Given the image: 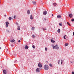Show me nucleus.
I'll use <instances>...</instances> for the list:
<instances>
[{"instance_id":"obj_9","label":"nucleus","mask_w":74,"mask_h":74,"mask_svg":"<svg viewBox=\"0 0 74 74\" xmlns=\"http://www.w3.org/2000/svg\"><path fill=\"white\" fill-rule=\"evenodd\" d=\"M38 66L39 67H42V65H41V64H38Z\"/></svg>"},{"instance_id":"obj_40","label":"nucleus","mask_w":74,"mask_h":74,"mask_svg":"<svg viewBox=\"0 0 74 74\" xmlns=\"http://www.w3.org/2000/svg\"><path fill=\"white\" fill-rule=\"evenodd\" d=\"M70 62L71 63H73V62H71V61Z\"/></svg>"},{"instance_id":"obj_35","label":"nucleus","mask_w":74,"mask_h":74,"mask_svg":"<svg viewBox=\"0 0 74 74\" xmlns=\"http://www.w3.org/2000/svg\"><path fill=\"white\" fill-rule=\"evenodd\" d=\"M72 74H74V72H72Z\"/></svg>"},{"instance_id":"obj_21","label":"nucleus","mask_w":74,"mask_h":74,"mask_svg":"<svg viewBox=\"0 0 74 74\" xmlns=\"http://www.w3.org/2000/svg\"><path fill=\"white\" fill-rule=\"evenodd\" d=\"M9 20H10L12 19V18L11 17H9L8 18Z\"/></svg>"},{"instance_id":"obj_38","label":"nucleus","mask_w":74,"mask_h":74,"mask_svg":"<svg viewBox=\"0 0 74 74\" xmlns=\"http://www.w3.org/2000/svg\"><path fill=\"white\" fill-rule=\"evenodd\" d=\"M4 16H5V17H6V15H4Z\"/></svg>"},{"instance_id":"obj_44","label":"nucleus","mask_w":74,"mask_h":74,"mask_svg":"<svg viewBox=\"0 0 74 74\" xmlns=\"http://www.w3.org/2000/svg\"><path fill=\"white\" fill-rule=\"evenodd\" d=\"M16 24H17V25H18V23H17Z\"/></svg>"},{"instance_id":"obj_31","label":"nucleus","mask_w":74,"mask_h":74,"mask_svg":"<svg viewBox=\"0 0 74 74\" xmlns=\"http://www.w3.org/2000/svg\"><path fill=\"white\" fill-rule=\"evenodd\" d=\"M32 47H33V48H34V49L35 48V46H34V45H33Z\"/></svg>"},{"instance_id":"obj_7","label":"nucleus","mask_w":74,"mask_h":74,"mask_svg":"<svg viewBox=\"0 0 74 74\" xmlns=\"http://www.w3.org/2000/svg\"><path fill=\"white\" fill-rule=\"evenodd\" d=\"M33 3L34 5H36V2L35 1H33Z\"/></svg>"},{"instance_id":"obj_3","label":"nucleus","mask_w":74,"mask_h":74,"mask_svg":"<svg viewBox=\"0 0 74 74\" xmlns=\"http://www.w3.org/2000/svg\"><path fill=\"white\" fill-rule=\"evenodd\" d=\"M3 73L4 74H7V71L6 70H3Z\"/></svg>"},{"instance_id":"obj_42","label":"nucleus","mask_w":74,"mask_h":74,"mask_svg":"<svg viewBox=\"0 0 74 74\" xmlns=\"http://www.w3.org/2000/svg\"><path fill=\"white\" fill-rule=\"evenodd\" d=\"M52 16H53V14H52Z\"/></svg>"},{"instance_id":"obj_24","label":"nucleus","mask_w":74,"mask_h":74,"mask_svg":"<svg viewBox=\"0 0 74 74\" xmlns=\"http://www.w3.org/2000/svg\"><path fill=\"white\" fill-rule=\"evenodd\" d=\"M32 37L33 38H35L36 37V36L34 35H32Z\"/></svg>"},{"instance_id":"obj_6","label":"nucleus","mask_w":74,"mask_h":74,"mask_svg":"<svg viewBox=\"0 0 74 74\" xmlns=\"http://www.w3.org/2000/svg\"><path fill=\"white\" fill-rule=\"evenodd\" d=\"M61 63V64H62V60H59V61L58 62V64H59L60 63Z\"/></svg>"},{"instance_id":"obj_33","label":"nucleus","mask_w":74,"mask_h":74,"mask_svg":"<svg viewBox=\"0 0 74 74\" xmlns=\"http://www.w3.org/2000/svg\"><path fill=\"white\" fill-rule=\"evenodd\" d=\"M8 49H6V52H8Z\"/></svg>"},{"instance_id":"obj_10","label":"nucleus","mask_w":74,"mask_h":74,"mask_svg":"<svg viewBox=\"0 0 74 74\" xmlns=\"http://www.w3.org/2000/svg\"><path fill=\"white\" fill-rule=\"evenodd\" d=\"M20 28L21 27H20V26L19 25L18 26L17 28V30H20Z\"/></svg>"},{"instance_id":"obj_20","label":"nucleus","mask_w":74,"mask_h":74,"mask_svg":"<svg viewBox=\"0 0 74 74\" xmlns=\"http://www.w3.org/2000/svg\"><path fill=\"white\" fill-rule=\"evenodd\" d=\"M67 23L68 25H69L70 26H71V24H70V23H69V22H68Z\"/></svg>"},{"instance_id":"obj_37","label":"nucleus","mask_w":74,"mask_h":74,"mask_svg":"<svg viewBox=\"0 0 74 74\" xmlns=\"http://www.w3.org/2000/svg\"><path fill=\"white\" fill-rule=\"evenodd\" d=\"M73 36H74V32H73Z\"/></svg>"},{"instance_id":"obj_22","label":"nucleus","mask_w":74,"mask_h":74,"mask_svg":"<svg viewBox=\"0 0 74 74\" xmlns=\"http://www.w3.org/2000/svg\"><path fill=\"white\" fill-rule=\"evenodd\" d=\"M34 29H35V28L34 27H32V28L31 29L32 30H34Z\"/></svg>"},{"instance_id":"obj_41","label":"nucleus","mask_w":74,"mask_h":74,"mask_svg":"<svg viewBox=\"0 0 74 74\" xmlns=\"http://www.w3.org/2000/svg\"><path fill=\"white\" fill-rule=\"evenodd\" d=\"M1 49V47H0V49Z\"/></svg>"},{"instance_id":"obj_5","label":"nucleus","mask_w":74,"mask_h":74,"mask_svg":"<svg viewBox=\"0 0 74 74\" xmlns=\"http://www.w3.org/2000/svg\"><path fill=\"white\" fill-rule=\"evenodd\" d=\"M69 18H72L73 17V14H69Z\"/></svg>"},{"instance_id":"obj_45","label":"nucleus","mask_w":74,"mask_h":74,"mask_svg":"<svg viewBox=\"0 0 74 74\" xmlns=\"http://www.w3.org/2000/svg\"><path fill=\"white\" fill-rule=\"evenodd\" d=\"M12 47L13 46L12 45Z\"/></svg>"},{"instance_id":"obj_15","label":"nucleus","mask_w":74,"mask_h":74,"mask_svg":"<svg viewBox=\"0 0 74 74\" xmlns=\"http://www.w3.org/2000/svg\"><path fill=\"white\" fill-rule=\"evenodd\" d=\"M68 45H69V43H66L65 44V47H67Z\"/></svg>"},{"instance_id":"obj_4","label":"nucleus","mask_w":74,"mask_h":74,"mask_svg":"<svg viewBox=\"0 0 74 74\" xmlns=\"http://www.w3.org/2000/svg\"><path fill=\"white\" fill-rule=\"evenodd\" d=\"M57 17L58 18H62V16H61L60 15H58L57 16Z\"/></svg>"},{"instance_id":"obj_16","label":"nucleus","mask_w":74,"mask_h":74,"mask_svg":"<svg viewBox=\"0 0 74 74\" xmlns=\"http://www.w3.org/2000/svg\"><path fill=\"white\" fill-rule=\"evenodd\" d=\"M10 41L12 42H15V40L13 39L12 40H11Z\"/></svg>"},{"instance_id":"obj_36","label":"nucleus","mask_w":74,"mask_h":74,"mask_svg":"<svg viewBox=\"0 0 74 74\" xmlns=\"http://www.w3.org/2000/svg\"><path fill=\"white\" fill-rule=\"evenodd\" d=\"M6 27H8V25H6Z\"/></svg>"},{"instance_id":"obj_19","label":"nucleus","mask_w":74,"mask_h":74,"mask_svg":"<svg viewBox=\"0 0 74 74\" xmlns=\"http://www.w3.org/2000/svg\"><path fill=\"white\" fill-rule=\"evenodd\" d=\"M51 41L52 42H53V43H54L55 42V41H54V40H53V39L51 40Z\"/></svg>"},{"instance_id":"obj_14","label":"nucleus","mask_w":74,"mask_h":74,"mask_svg":"<svg viewBox=\"0 0 74 74\" xmlns=\"http://www.w3.org/2000/svg\"><path fill=\"white\" fill-rule=\"evenodd\" d=\"M25 47L26 49H28V47L27 46V45H25Z\"/></svg>"},{"instance_id":"obj_26","label":"nucleus","mask_w":74,"mask_h":74,"mask_svg":"<svg viewBox=\"0 0 74 74\" xmlns=\"http://www.w3.org/2000/svg\"><path fill=\"white\" fill-rule=\"evenodd\" d=\"M6 25H8V24H9V23H8V22H6Z\"/></svg>"},{"instance_id":"obj_34","label":"nucleus","mask_w":74,"mask_h":74,"mask_svg":"<svg viewBox=\"0 0 74 74\" xmlns=\"http://www.w3.org/2000/svg\"><path fill=\"white\" fill-rule=\"evenodd\" d=\"M18 42H21V40H19L18 41Z\"/></svg>"},{"instance_id":"obj_1","label":"nucleus","mask_w":74,"mask_h":74,"mask_svg":"<svg viewBox=\"0 0 74 74\" xmlns=\"http://www.w3.org/2000/svg\"><path fill=\"white\" fill-rule=\"evenodd\" d=\"M44 69L46 70H48L49 69V66L47 65H45L44 66Z\"/></svg>"},{"instance_id":"obj_25","label":"nucleus","mask_w":74,"mask_h":74,"mask_svg":"<svg viewBox=\"0 0 74 74\" xmlns=\"http://www.w3.org/2000/svg\"><path fill=\"white\" fill-rule=\"evenodd\" d=\"M59 26H62V23H59Z\"/></svg>"},{"instance_id":"obj_11","label":"nucleus","mask_w":74,"mask_h":74,"mask_svg":"<svg viewBox=\"0 0 74 74\" xmlns=\"http://www.w3.org/2000/svg\"><path fill=\"white\" fill-rule=\"evenodd\" d=\"M36 71L37 72H39L40 71H39V69H38V68H37L36 69Z\"/></svg>"},{"instance_id":"obj_28","label":"nucleus","mask_w":74,"mask_h":74,"mask_svg":"<svg viewBox=\"0 0 74 74\" xmlns=\"http://www.w3.org/2000/svg\"><path fill=\"white\" fill-rule=\"evenodd\" d=\"M49 65H50V67H52V65L51 64H50Z\"/></svg>"},{"instance_id":"obj_17","label":"nucleus","mask_w":74,"mask_h":74,"mask_svg":"<svg viewBox=\"0 0 74 74\" xmlns=\"http://www.w3.org/2000/svg\"><path fill=\"white\" fill-rule=\"evenodd\" d=\"M58 33H60V29H58L57 31Z\"/></svg>"},{"instance_id":"obj_39","label":"nucleus","mask_w":74,"mask_h":74,"mask_svg":"<svg viewBox=\"0 0 74 74\" xmlns=\"http://www.w3.org/2000/svg\"><path fill=\"white\" fill-rule=\"evenodd\" d=\"M44 20L45 21H46V19L45 18Z\"/></svg>"},{"instance_id":"obj_23","label":"nucleus","mask_w":74,"mask_h":74,"mask_svg":"<svg viewBox=\"0 0 74 74\" xmlns=\"http://www.w3.org/2000/svg\"><path fill=\"white\" fill-rule=\"evenodd\" d=\"M43 30H46L47 29H46V28L45 29V28H43Z\"/></svg>"},{"instance_id":"obj_27","label":"nucleus","mask_w":74,"mask_h":74,"mask_svg":"<svg viewBox=\"0 0 74 74\" xmlns=\"http://www.w3.org/2000/svg\"><path fill=\"white\" fill-rule=\"evenodd\" d=\"M66 35L64 36V39H66Z\"/></svg>"},{"instance_id":"obj_32","label":"nucleus","mask_w":74,"mask_h":74,"mask_svg":"<svg viewBox=\"0 0 74 74\" xmlns=\"http://www.w3.org/2000/svg\"><path fill=\"white\" fill-rule=\"evenodd\" d=\"M45 50L46 51H47V48H45Z\"/></svg>"},{"instance_id":"obj_18","label":"nucleus","mask_w":74,"mask_h":74,"mask_svg":"<svg viewBox=\"0 0 74 74\" xmlns=\"http://www.w3.org/2000/svg\"><path fill=\"white\" fill-rule=\"evenodd\" d=\"M53 5H55V6L56 5H57V3H53Z\"/></svg>"},{"instance_id":"obj_30","label":"nucleus","mask_w":74,"mask_h":74,"mask_svg":"<svg viewBox=\"0 0 74 74\" xmlns=\"http://www.w3.org/2000/svg\"><path fill=\"white\" fill-rule=\"evenodd\" d=\"M16 15H14V19H15V18H16Z\"/></svg>"},{"instance_id":"obj_2","label":"nucleus","mask_w":74,"mask_h":74,"mask_svg":"<svg viewBox=\"0 0 74 74\" xmlns=\"http://www.w3.org/2000/svg\"><path fill=\"white\" fill-rule=\"evenodd\" d=\"M53 49H59V46H58L57 45H56L54 47H53Z\"/></svg>"},{"instance_id":"obj_29","label":"nucleus","mask_w":74,"mask_h":74,"mask_svg":"<svg viewBox=\"0 0 74 74\" xmlns=\"http://www.w3.org/2000/svg\"><path fill=\"white\" fill-rule=\"evenodd\" d=\"M71 21H72V22H74V19H71Z\"/></svg>"},{"instance_id":"obj_12","label":"nucleus","mask_w":74,"mask_h":74,"mask_svg":"<svg viewBox=\"0 0 74 74\" xmlns=\"http://www.w3.org/2000/svg\"><path fill=\"white\" fill-rule=\"evenodd\" d=\"M43 14L44 15H46L47 14V11H45L44 12H43Z\"/></svg>"},{"instance_id":"obj_8","label":"nucleus","mask_w":74,"mask_h":74,"mask_svg":"<svg viewBox=\"0 0 74 74\" xmlns=\"http://www.w3.org/2000/svg\"><path fill=\"white\" fill-rule=\"evenodd\" d=\"M30 19L31 20H33V16L32 15H31L30 16Z\"/></svg>"},{"instance_id":"obj_43","label":"nucleus","mask_w":74,"mask_h":74,"mask_svg":"<svg viewBox=\"0 0 74 74\" xmlns=\"http://www.w3.org/2000/svg\"><path fill=\"white\" fill-rule=\"evenodd\" d=\"M7 32H9V31H8Z\"/></svg>"},{"instance_id":"obj_13","label":"nucleus","mask_w":74,"mask_h":74,"mask_svg":"<svg viewBox=\"0 0 74 74\" xmlns=\"http://www.w3.org/2000/svg\"><path fill=\"white\" fill-rule=\"evenodd\" d=\"M27 12V14H30V10H28Z\"/></svg>"}]
</instances>
